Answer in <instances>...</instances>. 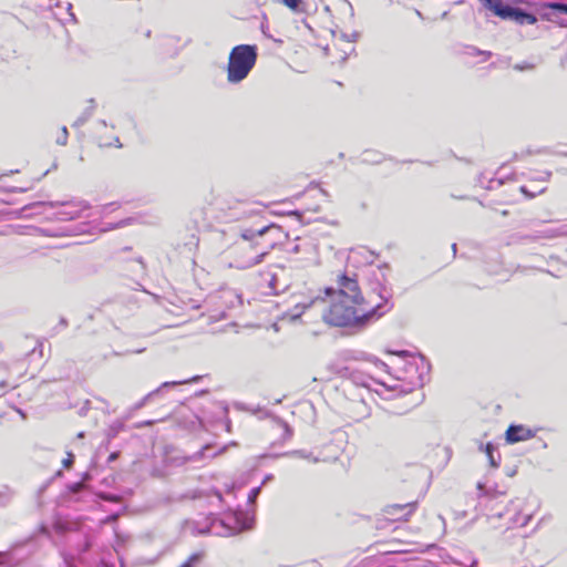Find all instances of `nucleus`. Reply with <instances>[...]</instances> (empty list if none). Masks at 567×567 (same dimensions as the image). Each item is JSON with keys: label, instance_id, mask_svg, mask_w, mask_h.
<instances>
[{"label": "nucleus", "instance_id": "nucleus-49", "mask_svg": "<svg viewBox=\"0 0 567 567\" xmlns=\"http://www.w3.org/2000/svg\"><path fill=\"white\" fill-rule=\"evenodd\" d=\"M477 487L481 489V488H483V485L481 483H478Z\"/></svg>", "mask_w": 567, "mask_h": 567}, {"label": "nucleus", "instance_id": "nucleus-26", "mask_svg": "<svg viewBox=\"0 0 567 567\" xmlns=\"http://www.w3.org/2000/svg\"><path fill=\"white\" fill-rule=\"evenodd\" d=\"M286 455H296V456H299V457H302V458H306V460H310L312 462H318V458L317 457H312L311 456V453H307L306 451H292L290 453H287Z\"/></svg>", "mask_w": 567, "mask_h": 567}, {"label": "nucleus", "instance_id": "nucleus-6", "mask_svg": "<svg viewBox=\"0 0 567 567\" xmlns=\"http://www.w3.org/2000/svg\"><path fill=\"white\" fill-rule=\"evenodd\" d=\"M346 414L353 421H361L370 415V408L363 398L349 400L344 405Z\"/></svg>", "mask_w": 567, "mask_h": 567}, {"label": "nucleus", "instance_id": "nucleus-39", "mask_svg": "<svg viewBox=\"0 0 567 567\" xmlns=\"http://www.w3.org/2000/svg\"><path fill=\"white\" fill-rule=\"evenodd\" d=\"M60 324H61L62 327H66V326H68V321H66V319H65V318H61V319H60Z\"/></svg>", "mask_w": 567, "mask_h": 567}, {"label": "nucleus", "instance_id": "nucleus-10", "mask_svg": "<svg viewBox=\"0 0 567 567\" xmlns=\"http://www.w3.org/2000/svg\"><path fill=\"white\" fill-rule=\"evenodd\" d=\"M267 234H271L274 239H279L280 235L282 234V229L281 227L272 224L269 226H265L258 230L246 229L243 231L241 237L245 240H254L256 236L262 237Z\"/></svg>", "mask_w": 567, "mask_h": 567}, {"label": "nucleus", "instance_id": "nucleus-32", "mask_svg": "<svg viewBox=\"0 0 567 567\" xmlns=\"http://www.w3.org/2000/svg\"><path fill=\"white\" fill-rule=\"evenodd\" d=\"M74 462V455L72 453H68V457L63 460V466L65 468H70Z\"/></svg>", "mask_w": 567, "mask_h": 567}, {"label": "nucleus", "instance_id": "nucleus-24", "mask_svg": "<svg viewBox=\"0 0 567 567\" xmlns=\"http://www.w3.org/2000/svg\"><path fill=\"white\" fill-rule=\"evenodd\" d=\"M279 1L296 12L302 11L301 10V3H302L301 0H279Z\"/></svg>", "mask_w": 567, "mask_h": 567}, {"label": "nucleus", "instance_id": "nucleus-46", "mask_svg": "<svg viewBox=\"0 0 567 567\" xmlns=\"http://www.w3.org/2000/svg\"><path fill=\"white\" fill-rule=\"evenodd\" d=\"M398 354H400V355H405V354H406V351H400V352H398Z\"/></svg>", "mask_w": 567, "mask_h": 567}, {"label": "nucleus", "instance_id": "nucleus-40", "mask_svg": "<svg viewBox=\"0 0 567 567\" xmlns=\"http://www.w3.org/2000/svg\"><path fill=\"white\" fill-rule=\"evenodd\" d=\"M550 175H551V173H550V172H546V173H545V178H544V179H545V181L549 179Z\"/></svg>", "mask_w": 567, "mask_h": 567}, {"label": "nucleus", "instance_id": "nucleus-9", "mask_svg": "<svg viewBox=\"0 0 567 567\" xmlns=\"http://www.w3.org/2000/svg\"><path fill=\"white\" fill-rule=\"evenodd\" d=\"M200 379L199 375H196L192 379H188V380H183V381H172V382H164L162 383L157 389L151 391L148 394H146L140 402H137L134 406L135 410H138V409H142L147 402H150L154 396L158 395L159 393H162V391L164 389H167V388H172V386H175V385H178V384H185V383H190V382H197L198 380Z\"/></svg>", "mask_w": 567, "mask_h": 567}, {"label": "nucleus", "instance_id": "nucleus-23", "mask_svg": "<svg viewBox=\"0 0 567 567\" xmlns=\"http://www.w3.org/2000/svg\"><path fill=\"white\" fill-rule=\"evenodd\" d=\"M547 8L551 9L553 11L560 13V14H567V3L564 2H550L546 4Z\"/></svg>", "mask_w": 567, "mask_h": 567}, {"label": "nucleus", "instance_id": "nucleus-3", "mask_svg": "<svg viewBox=\"0 0 567 567\" xmlns=\"http://www.w3.org/2000/svg\"><path fill=\"white\" fill-rule=\"evenodd\" d=\"M257 61L256 45L240 44L233 48L228 59L227 80L239 83L246 79Z\"/></svg>", "mask_w": 567, "mask_h": 567}, {"label": "nucleus", "instance_id": "nucleus-47", "mask_svg": "<svg viewBox=\"0 0 567 567\" xmlns=\"http://www.w3.org/2000/svg\"><path fill=\"white\" fill-rule=\"evenodd\" d=\"M502 215H503V216H507V215H508V212H507V210H504V212L502 213Z\"/></svg>", "mask_w": 567, "mask_h": 567}, {"label": "nucleus", "instance_id": "nucleus-50", "mask_svg": "<svg viewBox=\"0 0 567 567\" xmlns=\"http://www.w3.org/2000/svg\"><path fill=\"white\" fill-rule=\"evenodd\" d=\"M564 155L567 156V153H565Z\"/></svg>", "mask_w": 567, "mask_h": 567}, {"label": "nucleus", "instance_id": "nucleus-34", "mask_svg": "<svg viewBox=\"0 0 567 567\" xmlns=\"http://www.w3.org/2000/svg\"><path fill=\"white\" fill-rule=\"evenodd\" d=\"M92 547V544L89 539L85 540L83 547H82V551L85 553V551H89Z\"/></svg>", "mask_w": 567, "mask_h": 567}, {"label": "nucleus", "instance_id": "nucleus-2", "mask_svg": "<svg viewBox=\"0 0 567 567\" xmlns=\"http://www.w3.org/2000/svg\"><path fill=\"white\" fill-rule=\"evenodd\" d=\"M357 299V305H359L361 312H367L364 318L367 326L370 324L373 320L381 318L393 307V303L391 302V288L386 287V285L379 279L377 282L371 285L370 290L364 295L361 292L360 287L358 286Z\"/></svg>", "mask_w": 567, "mask_h": 567}, {"label": "nucleus", "instance_id": "nucleus-41", "mask_svg": "<svg viewBox=\"0 0 567 567\" xmlns=\"http://www.w3.org/2000/svg\"><path fill=\"white\" fill-rule=\"evenodd\" d=\"M285 426H286V432H287L289 435H291V431H290L289 426H288L287 424H286Z\"/></svg>", "mask_w": 567, "mask_h": 567}, {"label": "nucleus", "instance_id": "nucleus-35", "mask_svg": "<svg viewBox=\"0 0 567 567\" xmlns=\"http://www.w3.org/2000/svg\"><path fill=\"white\" fill-rule=\"evenodd\" d=\"M155 423V421L153 420H148V421H144L143 423L138 424L137 427H142V426H151Z\"/></svg>", "mask_w": 567, "mask_h": 567}, {"label": "nucleus", "instance_id": "nucleus-5", "mask_svg": "<svg viewBox=\"0 0 567 567\" xmlns=\"http://www.w3.org/2000/svg\"><path fill=\"white\" fill-rule=\"evenodd\" d=\"M259 246H260L259 243H254V244L249 245L248 247L243 248V252H246V250L250 249V250H256V255L250 258H241V259L237 260L239 268H243V269L251 268V267L260 264L264 260V258L269 254V250L275 246V243H268L261 249H258Z\"/></svg>", "mask_w": 567, "mask_h": 567}, {"label": "nucleus", "instance_id": "nucleus-43", "mask_svg": "<svg viewBox=\"0 0 567 567\" xmlns=\"http://www.w3.org/2000/svg\"><path fill=\"white\" fill-rule=\"evenodd\" d=\"M51 207H55L58 205V203H53V202H50L48 203Z\"/></svg>", "mask_w": 567, "mask_h": 567}, {"label": "nucleus", "instance_id": "nucleus-38", "mask_svg": "<svg viewBox=\"0 0 567 567\" xmlns=\"http://www.w3.org/2000/svg\"><path fill=\"white\" fill-rule=\"evenodd\" d=\"M7 386H8L7 381H1V382H0V389H1L2 391H4V390L7 389Z\"/></svg>", "mask_w": 567, "mask_h": 567}, {"label": "nucleus", "instance_id": "nucleus-48", "mask_svg": "<svg viewBox=\"0 0 567 567\" xmlns=\"http://www.w3.org/2000/svg\"><path fill=\"white\" fill-rule=\"evenodd\" d=\"M522 192H523V193H525V194H527V190H526V188H525V187H522Z\"/></svg>", "mask_w": 567, "mask_h": 567}, {"label": "nucleus", "instance_id": "nucleus-31", "mask_svg": "<svg viewBox=\"0 0 567 567\" xmlns=\"http://www.w3.org/2000/svg\"><path fill=\"white\" fill-rule=\"evenodd\" d=\"M84 483L83 482H78V483H73L69 486V489L72 492V493H80L83 488H84Z\"/></svg>", "mask_w": 567, "mask_h": 567}, {"label": "nucleus", "instance_id": "nucleus-36", "mask_svg": "<svg viewBox=\"0 0 567 567\" xmlns=\"http://www.w3.org/2000/svg\"><path fill=\"white\" fill-rule=\"evenodd\" d=\"M271 480H274V475H272V474H268V475H266L260 486H262V485L267 484V483H268V482H270Z\"/></svg>", "mask_w": 567, "mask_h": 567}, {"label": "nucleus", "instance_id": "nucleus-14", "mask_svg": "<svg viewBox=\"0 0 567 567\" xmlns=\"http://www.w3.org/2000/svg\"><path fill=\"white\" fill-rule=\"evenodd\" d=\"M506 20H513L518 24H535L537 22V18L534 14L515 7L509 8L508 17Z\"/></svg>", "mask_w": 567, "mask_h": 567}, {"label": "nucleus", "instance_id": "nucleus-45", "mask_svg": "<svg viewBox=\"0 0 567 567\" xmlns=\"http://www.w3.org/2000/svg\"><path fill=\"white\" fill-rule=\"evenodd\" d=\"M78 437H79V439L84 437V433H83V432H80V433L78 434Z\"/></svg>", "mask_w": 567, "mask_h": 567}, {"label": "nucleus", "instance_id": "nucleus-11", "mask_svg": "<svg viewBox=\"0 0 567 567\" xmlns=\"http://www.w3.org/2000/svg\"><path fill=\"white\" fill-rule=\"evenodd\" d=\"M415 508V503H408V504H394L389 505L384 508V513L391 517L392 519H402L410 516Z\"/></svg>", "mask_w": 567, "mask_h": 567}, {"label": "nucleus", "instance_id": "nucleus-25", "mask_svg": "<svg viewBox=\"0 0 567 567\" xmlns=\"http://www.w3.org/2000/svg\"><path fill=\"white\" fill-rule=\"evenodd\" d=\"M291 252L293 254H299L301 251H306V252H311L312 251V245L307 243V244H303V245H300V244H296L291 250Z\"/></svg>", "mask_w": 567, "mask_h": 567}, {"label": "nucleus", "instance_id": "nucleus-19", "mask_svg": "<svg viewBox=\"0 0 567 567\" xmlns=\"http://www.w3.org/2000/svg\"><path fill=\"white\" fill-rule=\"evenodd\" d=\"M276 269H277V271L272 272L271 280H270L269 285L276 292H278L279 289L284 291V290H286L288 285L287 284L281 285L280 278L284 276V274L286 271V267L277 266Z\"/></svg>", "mask_w": 567, "mask_h": 567}, {"label": "nucleus", "instance_id": "nucleus-13", "mask_svg": "<svg viewBox=\"0 0 567 567\" xmlns=\"http://www.w3.org/2000/svg\"><path fill=\"white\" fill-rule=\"evenodd\" d=\"M483 7L501 19L505 20L508 17L509 8L512 6L506 4L503 0H480Z\"/></svg>", "mask_w": 567, "mask_h": 567}, {"label": "nucleus", "instance_id": "nucleus-12", "mask_svg": "<svg viewBox=\"0 0 567 567\" xmlns=\"http://www.w3.org/2000/svg\"><path fill=\"white\" fill-rule=\"evenodd\" d=\"M483 7L501 19L505 20L508 17L509 8L512 6L506 4L503 0H480Z\"/></svg>", "mask_w": 567, "mask_h": 567}, {"label": "nucleus", "instance_id": "nucleus-29", "mask_svg": "<svg viewBox=\"0 0 567 567\" xmlns=\"http://www.w3.org/2000/svg\"><path fill=\"white\" fill-rule=\"evenodd\" d=\"M68 135H69L68 130H66V127H65V126H63V127H62V134H61V136H59V137L56 138V143H58L59 145H65V144H66V142H68Z\"/></svg>", "mask_w": 567, "mask_h": 567}, {"label": "nucleus", "instance_id": "nucleus-42", "mask_svg": "<svg viewBox=\"0 0 567 567\" xmlns=\"http://www.w3.org/2000/svg\"><path fill=\"white\" fill-rule=\"evenodd\" d=\"M115 142H116V146H117V147H122V144L120 143V140H118V138H116V141H115Z\"/></svg>", "mask_w": 567, "mask_h": 567}, {"label": "nucleus", "instance_id": "nucleus-22", "mask_svg": "<svg viewBox=\"0 0 567 567\" xmlns=\"http://www.w3.org/2000/svg\"><path fill=\"white\" fill-rule=\"evenodd\" d=\"M203 557V553H195L190 555L189 558L179 567H196L202 561Z\"/></svg>", "mask_w": 567, "mask_h": 567}, {"label": "nucleus", "instance_id": "nucleus-15", "mask_svg": "<svg viewBox=\"0 0 567 567\" xmlns=\"http://www.w3.org/2000/svg\"><path fill=\"white\" fill-rule=\"evenodd\" d=\"M212 450H213V445L206 444L200 451H198V452H196V453H194V454H192L189 456H186L184 458V463H187V462H199V461L205 460V458H214L215 456L224 453L226 451V446L221 447L217 452L208 454Z\"/></svg>", "mask_w": 567, "mask_h": 567}, {"label": "nucleus", "instance_id": "nucleus-8", "mask_svg": "<svg viewBox=\"0 0 567 567\" xmlns=\"http://www.w3.org/2000/svg\"><path fill=\"white\" fill-rule=\"evenodd\" d=\"M534 436L535 432L524 425L512 424L506 431V441L512 444L529 440Z\"/></svg>", "mask_w": 567, "mask_h": 567}, {"label": "nucleus", "instance_id": "nucleus-1", "mask_svg": "<svg viewBox=\"0 0 567 567\" xmlns=\"http://www.w3.org/2000/svg\"><path fill=\"white\" fill-rule=\"evenodd\" d=\"M337 288H326L324 293L330 298V305L323 310L322 319L333 327L362 330L367 327V312H361L358 301L357 276L342 274L338 277Z\"/></svg>", "mask_w": 567, "mask_h": 567}, {"label": "nucleus", "instance_id": "nucleus-33", "mask_svg": "<svg viewBox=\"0 0 567 567\" xmlns=\"http://www.w3.org/2000/svg\"><path fill=\"white\" fill-rule=\"evenodd\" d=\"M514 69L518 70V71H526V70H533L534 65L530 63L516 64V65H514Z\"/></svg>", "mask_w": 567, "mask_h": 567}, {"label": "nucleus", "instance_id": "nucleus-44", "mask_svg": "<svg viewBox=\"0 0 567 567\" xmlns=\"http://www.w3.org/2000/svg\"><path fill=\"white\" fill-rule=\"evenodd\" d=\"M452 250L454 251V254L456 252V244L452 245Z\"/></svg>", "mask_w": 567, "mask_h": 567}, {"label": "nucleus", "instance_id": "nucleus-30", "mask_svg": "<svg viewBox=\"0 0 567 567\" xmlns=\"http://www.w3.org/2000/svg\"><path fill=\"white\" fill-rule=\"evenodd\" d=\"M470 54H473V55H484L485 59H488V58H491L492 52H489V51H482V50H478L476 48H471Z\"/></svg>", "mask_w": 567, "mask_h": 567}, {"label": "nucleus", "instance_id": "nucleus-4", "mask_svg": "<svg viewBox=\"0 0 567 567\" xmlns=\"http://www.w3.org/2000/svg\"><path fill=\"white\" fill-rule=\"evenodd\" d=\"M524 511V501L520 498H515L509 502L507 505L505 512H499L495 516L497 518H507V526L506 528L512 527H524L528 524V522L532 518L530 514H523Z\"/></svg>", "mask_w": 567, "mask_h": 567}, {"label": "nucleus", "instance_id": "nucleus-7", "mask_svg": "<svg viewBox=\"0 0 567 567\" xmlns=\"http://www.w3.org/2000/svg\"><path fill=\"white\" fill-rule=\"evenodd\" d=\"M326 300L321 298L320 296L315 298H308L303 301L296 302L293 309L288 310L284 313V319H289L290 321H295L301 317V315L309 308L317 306V305H323Z\"/></svg>", "mask_w": 567, "mask_h": 567}, {"label": "nucleus", "instance_id": "nucleus-17", "mask_svg": "<svg viewBox=\"0 0 567 567\" xmlns=\"http://www.w3.org/2000/svg\"><path fill=\"white\" fill-rule=\"evenodd\" d=\"M567 235L566 226H561L559 228H544L540 230H536L534 235L530 236L533 239L538 238H555L558 236Z\"/></svg>", "mask_w": 567, "mask_h": 567}, {"label": "nucleus", "instance_id": "nucleus-28", "mask_svg": "<svg viewBox=\"0 0 567 567\" xmlns=\"http://www.w3.org/2000/svg\"><path fill=\"white\" fill-rule=\"evenodd\" d=\"M260 491H261V486H257L255 488H252L248 495V501L249 503H255L257 497L259 496L260 494Z\"/></svg>", "mask_w": 567, "mask_h": 567}, {"label": "nucleus", "instance_id": "nucleus-27", "mask_svg": "<svg viewBox=\"0 0 567 567\" xmlns=\"http://www.w3.org/2000/svg\"><path fill=\"white\" fill-rule=\"evenodd\" d=\"M358 35L359 34L357 32L352 33L351 35H348L346 33L341 34V38L348 43L350 51L354 50L351 43L357 40Z\"/></svg>", "mask_w": 567, "mask_h": 567}, {"label": "nucleus", "instance_id": "nucleus-21", "mask_svg": "<svg viewBox=\"0 0 567 567\" xmlns=\"http://www.w3.org/2000/svg\"><path fill=\"white\" fill-rule=\"evenodd\" d=\"M89 102L91 105L87 109H85L81 116L78 117V120L73 123L74 127L82 126L92 116L93 111L95 109V102L93 99H91Z\"/></svg>", "mask_w": 567, "mask_h": 567}, {"label": "nucleus", "instance_id": "nucleus-18", "mask_svg": "<svg viewBox=\"0 0 567 567\" xmlns=\"http://www.w3.org/2000/svg\"><path fill=\"white\" fill-rule=\"evenodd\" d=\"M64 205L68 207V209L65 212H63L62 214L65 215V217L68 219H74V218L79 217L80 213L83 209H86L89 207L83 202H78V203L71 202V203H66Z\"/></svg>", "mask_w": 567, "mask_h": 567}, {"label": "nucleus", "instance_id": "nucleus-20", "mask_svg": "<svg viewBox=\"0 0 567 567\" xmlns=\"http://www.w3.org/2000/svg\"><path fill=\"white\" fill-rule=\"evenodd\" d=\"M484 451L488 457L489 465L492 467H498L499 461H501V455H499V453L496 452L495 446L492 443H487L485 445Z\"/></svg>", "mask_w": 567, "mask_h": 567}, {"label": "nucleus", "instance_id": "nucleus-16", "mask_svg": "<svg viewBox=\"0 0 567 567\" xmlns=\"http://www.w3.org/2000/svg\"><path fill=\"white\" fill-rule=\"evenodd\" d=\"M187 497L192 498V499H198V498H209V497H213L214 501L212 502V504L214 503H217V504H221L223 502V496H221V493L215 488H212V489H195V491H192V492H188Z\"/></svg>", "mask_w": 567, "mask_h": 567}, {"label": "nucleus", "instance_id": "nucleus-37", "mask_svg": "<svg viewBox=\"0 0 567 567\" xmlns=\"http://www.w3.org/2000/svg\"><path fill=\"white\" fill-rule=\"evenodd\" d=\"M117 456H118V453L117 452H113V453L110 454L107 461L109 462H113V461H115L117 458Z\"/></svg>", "mask_w": 567, "mask_h": 567}]
</instances>
